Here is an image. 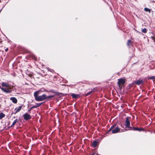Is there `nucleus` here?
<instances>
[{
    "mask_svg": "<svg viewBox=\"0 0 155 155\" xmlns=\"http://www.w3.org/2000/svg\"><path fill=\"white\" fill-rule=\"evenodd\" d=\"M41 91H37L34 93V96L35 100L37 101H44L46 99V94H43L40 96L38 95L40 94Z\"/></svg>",
    "mask_w": 155,
    "mask_h": 155,
    "instance_id": "1",
    "label": "nucleus"
},
{
    "mask_svg": "<svg viewBox=\"0 0 155 155\" xmlns=\"http://www.w3.org/2000/svg\"><path fill=\"white\" fill-rule=\"evenodd\" d=\"M118 81L117 84L119 87L120 88H122V85H123L125 82V79L123 78H120L118 79Z\"/></svg>",
    "mask_w": 155,
    "mask_h": 155,
    "instance_id": "2",
    "label": "nucleus"
},
{
    "mask_svg": "<svg viewBox=\"0 0 155 155\" xmlns=\"http://www.w3.org/2000/svg\"><path fill=\"white\" fill-rule=\"evenodd\" d=\"M130 118V117H128L126 118L125 120V127L127 128H129V129H130V127H130V122L129 120Z\"/></svg>",
    "mask_w": 155,
    "mask_h": 155,
    "instance_id": "3",
    "label": "nucleus"
},
{
    "mask_svg": "<svg viewBox=\"0 0 155 155\" xmlns=\"http://www.w3.org/2000/svg\"><path fill=\"white\" fill-rule=\"evenodd\" d=\"M129 130H137L139 131H144V129L142 128H140L136 127H130Z\"/></svg>",
    "mask_w": 155,
    "mask_h": 155,
    "instance_id": "4",
    "label": "nucleus"
},
{
    "mask_svg": "<svg viewBox=\"0 0 155 155\" xmlns=\"http://www.w3.org/2000/svg\"><path fill=\"white\" fill-rule=\"evenodd\" d=\"M23 117L24 119L26 120H29L31 118L30 115L27 113L24 114L23 115Z\"/></svg>",
    "mask_w": 155,
    "mask_h": 155,
    "instance_id": "5",
    "label": "nucleus"
},
{
    "mask_svg": "<svg viewBox=\"0 0 155 155\" xmlns=\"http://www.w3.org/2000/svg\"><path fill=\"white\" fill-rule=\"evenodd\" d=\"M119 132H120V128L117 127L112 130V134H116Z\"/></svg>",
    "mask_w": 155,
    "mask_h": 155,
    "instance_id": "6",
    "label": "nucleus"
},
{
    "mask_svg": "<svg viewBox=\"0 0 155 155\" xmlns=\"http://www.w3.org/2000/svg\"><path fill=\"white\" fill-rule=\"evenodd\" d=\"M2 90L4 92L6 93H9L11 91V90H10L8 88H2Z\"/></svg>",
    "mask_w": 155,
    "mask_h": 155,
    "instance_id": "7",
    "label": "nucleus"
},
{
    "mask_svg": "<svg viewBox=\"0 0 155 155\" xmlns=\"http://www.w3.org/2000/svg\"><path fill=\"white\" fill-rule=\"evenodd\" d=\"M22 106H20L18 108H16L15 109V110H16L15 112L14 113V114H15L18 112H19L22 108Z\"/></svg>",
    "mask_w": 155,
    "mask_h": 155,
    "instance_id": "8",
    "label": "nucleus"
},
{
    "mask_svg": "<svg viewBox=\"0 0 155 155\" xmlns=\"http://www.w3.org/2000/svg\"><path fill=\"white\" fill-rule=\"evenodd\" d=\"M10 99L14 103L16 104L17 102V99L15 97H11Z\"/></svg>",
    "mask_w": 155,
    "mask_h": 155,
    "instance_id": "9",
    "label": "nucleus"
},
{
    "mask_svg": "<svg viewBox=\"0 0 155 155\" xmlns=\"http://www.w3.org/2000/svg\"><path fill=\"white\" fill-rule=\"evenodd\" d=\"M71 95L73 98L75 99L77 98L79 96V95L75 94H72Z\"/></svg>",
    "mask_w": 155,
    "mask_h": 155,
    "instance_id": "10",
    "label": "nucleus"
},
{
    "mask_svg": "<svg viewBox=\"0 0 155 155\" xmlns=\"http://www.w3.org/2000/svg\"><path fill=\"white\" fill-rule=\"evenodd\" d=\"M143 81L142 80H139L135 82V84L137 85L140 84H141L143 83Z\"/></svg>",
    "mask_w": 155,
    "mask_h": 155,
    "instance_id": "11",
    "label": "nucleus"
},
{
    "mask_svg": "<svg viewBox=\"0 0 155 155\" xmlns=\"http://www.w3.org/2000/svg\"><path fill=\"white\" fill-rule=\"evenodd\" d=\"M2 85L3 87H9V84L6 82H2Z\"/></svg>",
    "mask_w": 155,
    "mask_h": 155,
    "instance_id": "12",
    "label": "nucleus"
},
{
    "mask_svg": "<svg viewBox=\"0 0 155 155\" xmlns=\"http://www.w3.org/2000/svg\"><path fill=\"white\" fill-rule=\"evenodd\" d=\"M97 142V141H94L92 143V146L94 147H95L96 146Z\"/></svg>",
    "mask_w": 155,
    "mask_h": 155,
    "instance_id": "13",
    "label": "nucleus"
},
{
    "mask_svg": "<svg viewBox=\"0 0 155 155\" xmlns=\"http://www.w3.org/2000/svg\"><path fill=\"white\" fill-rule=\"evenodd\" d=\"M5 114L3 113H0V120L5 117Z\"/></svg>",
    "mask_w": 155,
    "mask_h": 155,
    "instance_id": "14",
    "label": "nucleus"
},
{
    "mask_svg": "<svg viewBox=\"0 0 155 155\" xmlns=\"http://www.w3.org/2000/svg\"><path fill=\"white\" fill-rule=\"evenodd\" d=\"M54 97V95H50L48 96H46V99L47 100H49L52 97Z\"/></svg>",
    "mask_w": 155,
    "mask_h": 155,
    "instance_id": "15",
    "label": "nucleus"
},
{
    "mask_svg": "<svg viewBox=\"0 0 155 155\" xmlns=\"http://www.w3.org/2000/svg\"><path fill=\"white\" fill-rule=\"evenodd\" d=\"M18 121L17 119H16L15 120H14L13 122L12 123V125L11 126V127H13Z\"/></svg>",
    "mask_w": 155,
    "mask_h": 155,
    "instance_id": "16",
    "label": "nucleus"
},
{
    "mask_svg": "<svg viewBox=\"0 0 155 155\" xmlns=\"http://www.w3.org/2000/svg\"><path fill=\"white\" fill-rule=\"evenodd\" d=\"M144 10L146 12H148L149 13H150L151 11L150 9L147 8H145L144 9Z\"/></svg>",
    "mask_w": 155,
    "mask_h": 155,
    "instance_id": "17",
    "label": "nucleus"
},
{
    "mask_svg": "<svg viewBox=\"0 0 155 155\" xmlns=\"http://www.w3.org/2000/svg\"><path fill=\"white\" fill-rule=\"evenodd\" d=\"M147 30L146 28H144L142 30V31L144 33H146L147 32Z\"/></svg>",
    "mask_w": 155,
    "mask_h": 155,
    "instance_id": "18",
    "label": "nucleus"
},
{
    "mask_svg": "<svg viewBox=\"0 0 155 155\" xmlns=\"http://www.w3.org/2000/svg\"><path fill=\"white\" fill-rule=\"evenodd\" d=\"M43 103H36L35 105L36 107H38L41 105Z\"/></svg>",
    "mask_w": 155,
    "mask_h": 155,
    "instance_id": "19",
    "label": "nucleus"
},
{
    "mask_svg": "<svg viewBox=\"0 0 155 155\" xmlns=\"http://www.w3.org/2000/svg\"><path fill=\"white\" fill-rule=\"evenodd\" d=\"M153 79H155V77L153 76H152L149 78L148 79H150L151 80Z\"/></svg>",
    "mask_w": 155,
    "mask_h": 155,
    "instance_id": "20",
    "label": "nucleus"
},
{
    "mask_svg": "<svg viewBox=\"0 0 155 155\" xmlns=\"http://www.w3.org/2000/svg\"><path fill=\"white\" fill-rule=\"evenodd\" d=\"M115 126V125H114L112 126L111 127V128L109 130L108 132H110V131H111V130L113 129L114 127Z\"/></svg>",
    "mask_w": 155,
    "mask_h": 155,
    "instance_id": "21",
    "label": "nucleus"
},
{
    "mask_svg": "<svg viewBox=\"0 0 155 155\" xmlns=\"http://www.w3.org/2000/svg\"><path fill=\"white\" fill-rule=\"evenodd\" d=\"M131 42V41L130 40H128L127 41V45L128 46H130V43Z\"/></svg>",
    "mask_w": 155,
    "mask_h": 155,
    "instance_id": "22",
    "label": "nucleus"
},
{
    "mask_svg": "<svg viewBox=\"0 0 155 155\" xmlns=\"http://www.w3.org/2000/svg\"><path fill=\"white\" fill-rule=\"evenodd\" d=\"M92 93V91H89V92H88V93H87L86 94V95H89L90 94H91V93Z\"/></svg>",
    "mask_w": 155,
    "mask_h": 155,
    "instance_id": "23",
    "label": "nucleus"
},
{
    "mask_svg": "<svg viewBox=\"0 0 155 155\" xmlns=\"http://www.w3.org/2000/svg\"><path fill=\"white\" fill-rule=\"evenodd\" d=\"M37 107H36V105L33 106L30 109H32V108H36Z\"/></svg>",
    "mask_w": 155,
    "mask_h": 155,
    "instance_id": "24",
    "label": "nucleus"
},
{
    "mask_svg": "<svg viewBox=\"0 0 155 155\" xmlns=\"http://www.w3.org/2000/svg\"><path fill=\"white\" fill-rule=\"evenodd\" d=\"M95 89H92L91 91H92V92H95Z\"/></svg>",
    "mask_w": 155,
    "mask_h": 155,
    "instance_id": "25",
    "label": "nucleus"
},
{
    "mask_svg": "<svg viewBox=\"0 0 155 155\" xmlns=\"http://www.w3.org/2000/svg\"><path fill=\"white\" fill-rule=\"evenodd\" d=\"M32 58L35 60H37V58L35 57L34 56L33 57H32Z\"/></svg>",
    "mask_w": 155,
    "mask_h": 155,
    "instance_id": "26",
    "label": "nucleus"
},
{
    "mask_svg": "<svg viewBox=\"0 0 155 155\" xmlns=\"http://www.w3.org/2000/svg\"><path fill=\"white\" fill-rule=\"evenodd\" d=\"M151 38L154 41H155V38H154V37H152Z\"/></svg>",
    "mask_w": 155,
    "mask_h": 155,
    "instance_id": "27",
    "label": "nucleus"
},
{
    "mask_svg": "<svg viewBox=\"0 0 155 155\" xmlns=\"http://www.w3.org/2000/svg\"><path fill=\"white\" fill-rule=\"evenodd\" d=\"M8 50V48H6V49H5V51H7Z\"/></svg>",
    "mask_w": 155,
    "mask_h": 155,
    "instance_id": "28",
    "label": "nucleus"
},
{
    "mask_svg": "<svg viewBox=\"0 0 155 155\" xmlns=\"http://www.w3.org/2000/svg\"><path fill=\"white\" fill-rule=\"evenodd\" d=\"M51 92H54L53 90H52L51 91Z\"/></svg>",
    "mask_w": 155,
    "mask_h": 155,
    "instance_id": "29",
    "label": "nucleus"
},
{
    "mask_svg": "<svg viewBox=\"0 0 155 155\" xmlns=\"http://www.w3.org/2000/svg\"><path fill=\"white\" fill-rule=\"evenodd\" d=\"M3 87H2L0 85V88L2 89V88H3Z\"/></svg>",
    "mask_w": 155,
    "mask_h": 155,
    "instance_id": "30",
    "label": "nucleus"
},
{
    "mask_svg": "<svg viewBox=\"0 0 155 155\" xmlns=\"http://www.w3.org/2000/svg\"><path fill=\"white\" fill-rule=\"evenodd\" d=\"M52 71H53V70H51V71H51V72H52Z\"/></svg>",
    "mask_w": 155,
    "mask_h": 155,
    "instance_id": "31",
    "label": "nucleus"
},
{
    "mask_svg": "<svg viewBox=\"0 0 155 155\" xmlns=\"http://www.w3.org/2000/svg\"><path fill=\"white\" fill-rule=\"evenodd\" d=\"M94 153H93L92 155H94Z\"/></svg>",
    "mask_w": 155,
    "mask_h": 155,
    "instance_id": "32",
    "label": "nucleus"
},
{
    "mask_svg": "<svg viewBox=\"0 0 155 155\" xmlns=\"http://www.w3.org/2000/svg\"><path fill=\"white\" fill-rule=\"evenodd\" d=\"M13 118H15V117H13Z\"/></svg>",
    "mask_w": 155,
    "mask_h": 155,
    "instance_id": "33",
    "label": "nucleus"
},
{
    "mask_svg": "<svg viewBox=\"0 0 155 155\" xmlns=\"http://www.w3.org/2000/svg\"><path fill=\"white\" fill-rule=\"evenodd\" d=\"M48 71H50V70H49V69H48Z\"/></svg>",
    "mask_w": 155,
    "mask_h": 155,
    "instance_id": "34",
    "label": "nucleus"
}]
</instances>
